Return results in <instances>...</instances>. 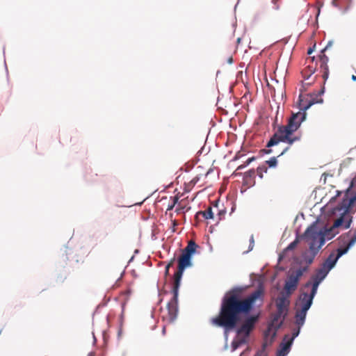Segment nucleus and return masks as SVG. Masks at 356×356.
<instances>
[{
	"label": "nucleus",
	"mask_w": 356,
	"mask_h": 356,
	"mask_svg": "<svg viewBox=\"0 0 356 356\" xmlns=\"http://www.w3.org/2000/svg\"><path fill=\"white\" fill-rule=\"evenodd\" d=\"M241 291L233 289L225 293L222 299L218 314L211 319V323L216 326L230 331L236 327L241 321V315L248 314L256 300L263 295L261 289H257L245 298H242Z\"/></svg>",
	"instance_id": "1"
},
{
	"label": "nucleus",
	"mask_w": 356,
	"mask_h": 356,
	"mask_svg": "<svg viewBox=\"0 0 356 356\" xmlns=\"http://www.w3.org/2000/svg\"><path fill=\"white\" fill-rule=\"evenodd\" d=\"M300 102H302L301 99ZM314 104V102L313 101H310L307 105H303L300 102L301 109L303 110V112L293 113L289 118L287 124L278 127L277 130L268 142L266 147H270L277 145L280 142L286 143L289 145L299 142L301 140L302 134L298 131V130L302 122L306 119L307 113L305 111Z\"/></svg>",
	"instance_id": "2"
},
{
	"label": "nucleus",
	"mask_w": 356,
	"mask_h": 356,
	"mask_svg": "<svg viewBox=\"0 0 356 356\" xmlns=\"http://www.w3.org/2000/svg\"><path fill=\"white\" fill-rule=\"evenodd\" d=\"M352 217L343 211L341 216L337 218L329 229H325L324 232H322L318 229L315 224H313L307 227L304 234H302L301 238L312 239L319 245V247H322L325 240L332 239L338 233L337 229L339 227L343 226L344 229H348L350 227Z\"/></svg>",
	"instance_id": "3"
},
{
	"label": "nucleus",
	"mask_w": 356,
	"mask_h": 356,
	"mask_svg": "<svg viewBox=\"0 0 356 356\" xmlns=\"http://www.w3.org/2000/svg\"><path fill=\"white\" fill-rule=\"evenodd\" d=\"M327 47H325L318 56V62H315V57L312 56L307 59V66L302 71V75L305 80L309 79L310 76L316 71L317 65L319 64L320 70L322 72V78L325 81L329 76L328 57L324 54Z\"/></svg>",
	"instance_id": "4"
},
{
	"label": "nucleus",
	"mask_w": 356,
	"mask_h": 356,
	"mask_svg": "<svg viewBox=\"0 0 356 356\" xmlns=\"http://www.w3.org/2000/svg\"><path fill=\"white\" fill-rule=\"evenodd\" d=\"M179 286L173 284L172 292L173 296L167 304V315L163 318H166L169 323H172L177 318L178 314V292Z\"/></svg>",
	"instance_id": "5"
},
{
	"label": "nucleus",
	"mask_w": 356,
	"mask_h": 356,
	"mask_svg": "<svg viewBox=\"0 0 356 356\" xmlns=\"http://www.w3.org/2000/svg\"><path fill=\"white\" fill-rule=\"evenodd\" d=\"M307 270V266L298 269L296 272L291 273L287 278L284 289L286 291V295H290L297 289L298 284L300 278L303 273Z\"/></svg>",
	"instance_id": "6"
},
{
	"label": "nucleus",
	"mask_w": 356,
	"mask_h": 356,
	"mask_svg": "<svg viewBox=\"0 0 356 356\" xmlns=\"http://www.w3.org/2000/svg\"><path fill=\"white\" fill-rule=\"evenodd\" d=\"M192 266L191 257L181 253L178 259V269L174 275L173 284L180 286V282L184 270Z\"/></svg>",
	"instance_id": "7"
},
{
	"label": "nucleus",
	"mask_w": 356,
	"mask_h": 356,
	"mask_svg": "<svg viewBox=\"0 0 356 356\" xmlns=\"http://www.w3.org/2000/svg\"><path fill=\"white\" fill-rule=\"evenodd\" d=\"M304 238L308 243L309 250L302 253V260L307 266H309L313 263L316 256L322 247H319V245L312 239H309V238Z\"/></svg>",
	"instance_id": "8"
},
{
	"label": "nucleus",
	"mask_w": 356,
	"mask_h": 356,
	"mask_svg": "<svg viewBox=\"0 0 356 356\" xmlns=\"http://www.w3.org/2000/svg\"><path fill=\"white\" fill-rule=\"evenodd\" d=\"M316 291L311 289L309 293L307 291H302L300 296L298 302H296V309H300L302 310L308 311L310 308L313 299L316 294Z\"/></svg>",
	"instance_id": "9"
},
{
	"label": "nucleus",
	"mask_w": 356,
	"mask_h": 356,
	"mask_svg": "<svg viewBox=\"0 0 356 356\" xmlns=\"http://www.w3.org/2000/svg\"><path fill=\"white\" fill-rule=\"evenodd\" d=\"M348 250V247L338 248L332 251L323 263L322 266L329 271L335 266L338 259Z\"/></svg>",
	"instance_id": "10"
},
{
	"label": "nucleus",
	"mask_w": 356,
	"mask_h": 356,
	"mask_svg": "<svg viewBox=\"0 0 356 356\" xmlns=\"http://www.w3.org/2000/svg\"><path fill=\"white\" fill-rule=\"evenodd\" d=\"M328 273L329 270L321 266L312 277V282L309 281L305 284L304 290L312 286V289L317 291L320 283L325 278Z\"/></svg>",
	"instance_id": "11"
},
{
	"label": "nucleus",
	"mask_w": 356,
	"mask_h": 356,
	"mask_svg": "<svg viewBox=\"0 0 356 356\" xmlns=\"http://www.w3.org/2000/svg\"><path fill=\"white\" fill-rule=\"evenodd\" d=\"M257 320V316H252L247 318L241 327L237 330V334L238 335L243 334L245 338L248 337L250 332L253 330Z\"/></svg>",
	"instance_id": "12"
},
{
	"label": "nucleus",
	"mask_w": 356,
	"mask_h": 356,
	"mask_svg": "<svg viewBox=\"0 0 356 356\" xmlns=\"http://www.w3.org/2000/svg\"><path fill=\"white\" fill-rule=\"evenodd\" d=\"M289 298V296H288L287 295L282 294L277 298L276 307L279 315L280 314H288L289 307L290 304Z\"/></svg>",
	"instance_id": "13"
},
{
	"label": "nucleus",
	"mask_w": 356,
	"mask_h": 356,
	"mask_svg": "<svg viewBox=\"0 0 356 356\" xmlns=\"http://www.w3.org/2000/svg\"><path fill=\"white\" fill-rule=\"evenodd\" d=\"M286 316V314H280L279 315L278 311H277L274 314H273L270 327H272L275 330H277L282 326L283 321H284Z\"/></svg>",
	"instance_id": "14"
},
{
	"label": "nucleus",
	"mask_w": 356,
	"mask_h": 356,
	"mask_svg": "<svg viewBox=\"0 0 356 356\" xmlns=\"http://www.w3.org/2000/svg\"><path fill=\"white\" fill-rule=\"evenodd\" d=\"M307 312V311L304 312L300 309H296L295 315V323L298 326L302 327L304 325Z\"/></svg>",
	"instance_id": "15"
},
{
	"label": "nucleus",
	"mask_w": 356,
	"mask_h": 356,
	"mask_svg": "<svg viewBox=\"0 0 356 356\" xmlns=\"http://www.w3.org/2000/svg\"><path fill=\"white\" fill-rule=\"evenodd\" d=\"M301 327L298 326L296 329H293L292 331V336L290 337L289 335L286 334L284 337V341L286 342V346H291L293 341L294 339L298 336L300 333V330Z\"/></svg>",
	"instance_id": "16"
},
{
	"label": "nucleus",
	"mask_w": 356,
	"mask_h": 356,
	"mask_svg": "<svg viewBox=\"0 0 356 356\" xmlns=\"http://www.w3.org/2000/svg\"><path fill=\"white\" fill-rule=\"evenodd\" d=\"M200 216H202L204 219H213V212L211 207H209L205 211H198L195 215V218L197 219Z\"/></svg>",
	"instance_id": "17"
},
{
	"label": "nucleus",
	"mask_w": 356,
	"mask_h": 356,
	"mask_svg": "<svg viewBox=\"0 0 356 356\" xmlns=\"http://www.w3.org/2000/svg\"><path fill=\"white\" fill-rule=\"evenodd\" d=\"M197 247V244L193 241H190L187 246L184 250H182L181 253L192 257V254L195 252Z\"/></svg>",
	"instance_id": "18"
},
{
	"label": "nucleus",
	"mask_w": 356,
	"mask_h": 356,
	"mask_svg": "<svg viewBox=\"0 0 356 356\" xmlns=\"http://www.w3.org/2000/svg\"><path fill=\"white\" fill-rule=\"evenodd\" d=\"M286 346V342L283 340V342L280 345L281 348H280V350H278L276 356H285L286 355H287L291 346Z\"/></svg>",
	"instance_id": "19"
},
{
	"label": "nucleus",
	"mask_w": 356,
	"mask_h": 356,
	"mask_svg": "<svg viewBox=\"0 0 356 356\" xmlns=\"http://www.w3.org/2000/svg\"><path fill=\"white\" fill-rule=\"evenodd\" d=\"M268 168L266 164L259 166L257 169V173L260 178H263L264 173L267 172Z\"/></svg>",
	"instance_id": "20"
},
{
	"label": "nucleus",
	"mask_w": 356,
	"mask_h": 356,
	"mask_svg": "<svg viewBox=\"0 0 356 356\" xmlns=\"http://www.w3.org/2000/svg\"><path fill=\"white\" fill-rule=\"evenodd\" d=\"M301 236L302 235L299 236L298 237L296 238V239L295 241H293L292 243H291L288 245L287 250H293V249H294L297 246V245H298V243L299 242V240H300V239H304L305 240L304 238H301Z\"/></svg>",
	"instance_id": "21"
},
{
	"label": "nucleus",
	"mask_w": 356,
	"mask_h": 356,
	"mask_svg": "<svg viewBox=\"0 0 356 356\" xmlns=\"http://www.w3.org/2000/svg\"><path fill=\"white\" fill-rule=\"evenodd\" d=\"M277 161L276 157L273 156V157L270 158L269 160L266 161L265 164L268 165L270 168H274L277 165Z\"/></svg>",
	"instance_id": "22"
},
{
	"label": "nucleus",
	"mask_w": 356,
	"mask_h": 356,
	"mask_svg": "<svg viewBox=\"0 0 356 356\" xmlns=\"http://www.w3.org/2000/svg\"><path fill=\"white\" fill-rule=\"evenodd\" d=\"M225 213H226V211L225 209H218V213H217V215L218 216V222L224 218Z\"/></svg>",
	"instance_id": "23"
},
{
	"label": "nucleus",
	"mask_w": 356,
	"mask_h": 356,
	"mask_svg": "<svg viewBox=\"0 0 356 356\" xmlns=\"http://www.w3.org/2000/svg\"><path fill=\"white\" fill-rule=\"evenodd\" d=\"M175 261V258L174 257L173 259H172L170 260V261L168 264V265L165 266V275H168L169 274V269L171 266H173L174 264V262Z\"/></svg>",
	"instance_id": "24"
},
{
	"label": "nucleus",
	"mask_w": 356,
	"mask_h": 356,
	"mask_svg": "<svg viewBox=\"0 0 356 356\" xmlns=\"http://www.w3.org/2000/svg\"><path fill=\"white\" fill-rule=\"evenodd\" d=\"M254 160V157L249 158L243 165H241L238 167L237 170L243 169L245 166L249 165L252 161Z\"/></svg>",
	"instance_id": "25"
},
{
	"label": "nucleus",
	"mask_w": 356,
	"mask_h": 356,
	"mask_svg": "<svg viewBox=\"0 0 356 356\" xmlns=\"http://www.w3.org/2000/svg\"><path fill=\"white\" fill-rule=\"evenodd\" d=\"M254 356H267V353L265 350V345L263 346V348L258 351Z\"/></svg>",
	"instance_id": "26"
},
{
	"label": "nucleus",
	"mask_w": 356,
	"mask_h": 356,
	"mask_svg": "<svg viewBox=\"0 0 356 356\" xmlns=\"http://www.w3.org/2000/svg\"><path fill=\"white\" fill-rule=\"evenodd\" d=\"M356 242V232H355V236L350 239V241H348V244H347V247H348V249L353 246Z\"/></svg>",
	"instance_id": "27"
},
{
	"label": "nucleus",
	"mask_w": 356,
	"mask_h": 356,
	"mask_svg": "<svg viewBox=\"0 0 356 356\" xmlns=\"http://www.w3.org/2000/svg\"><path fill=\"white\" fill-rule=\"evenodd\" d=\"M199 180L200 177L198 176H196L190 181V184L192 186H195L198 182Z\"/></svg>",
	"instance_id": "28"
},
{
	"label": "nucleus",
	"mask_w": 356,
	"mask_h": 356,
	"mask_svg": "<svg viewBox=\"0 0 356 356\" xmlns=\"http://www.w3.org/2000/svg\"><path fill=\"white\" fill-rule=\"evenodd\" d=\"M255 174V171L254 170H250L249 171H248L247 172H245V176H249V177H252L254 176Z\"/></svg>",
	"instance_id": "29"
},
{
	"label": "nucleus",
	"mask_w": 356,
	"mask_h": 356,
	"mask_svg": "<svg viewBox=\"0 0 356 356\" xmlns=\"http://www.w3.org/2000/svg\"><path fill=\"white\" fill-rule=\"evenodd\" d=\"M332 4L335 7L340 8L339 0H332Z\"/></svg>",
	"instance_id": "30"
},
{
	"label": "nucleus",
	"mask_w": 356,
	"mask_h": 356,
	"mask_svg": "<svg viewBox=\"0 0 356 356\" xmlns=\"http://www.w3.org/2000/svg\"><path fill=\"white\" fill-rule=\"evenodd\" d=\"M272 2L275 5L274 8L277 10L279 8V6L277 5V0H272Z\"/></svg>",
	"instance_id": "31"
},
{
	"label": "nucleus",
	"mask_w": 356,
	"mask_h": 356,
	"mask_svg": "<svg viewBox=\"0 0 356 356\" xmlns=\"http://www.w3.org/2000/svg\"><path fill=\"white\" fill-rule=\"evenodd\" d=\"M178 200H179V197L177 195H175L173 197V201H172V203L174 204H176L178 202Z\"/></svg>",
	"instance_id": "32"
},
{
	"label": "nucleus",
	"mask_w": 356,
	"mask_h": 356,
	"mask_svg": "<svg viewBox=\"0 0 356 356\" xmlns=\"http://www.w3.org/2000/svg\"><path fill=\"white\" fill-rule=\"evenodd\" d=\"M315 47V44L314 45L313 47H310L308 51H307V54L310 55L312 54V53L314 51V48Z\"/></svg>",
	"instance_id": "33"
},
{
	"label": "nucleus",
	"mask_w": 356,
	"mask_h": 356,
	"mask_svg": "<svg viewBox=\"0 0 356 356\" xmlns=\"http://www.w3.org/2000/svg\"><path fill=\"white\" fill-rule=\"evenodd\" d=\"M175 204H174L173 203H172L171 204H169L168 206L167 210H172L175 207Z\"/></svg>",
	"instance_id": "34"
},
{
	"label": "nucleus",
	"mask_w": 356,
	"mask_h": 356,
	"mask_svg": "<svg viewBox=\"0 0 356 356\" xmlns=\"http://www.w3.org/2000/svg\"><path fill=\"white\" fill-rule=\"evenodd\" d=\"M253 245H254V238H253V236H251V238H250V246H251V249L252 248Z\"/></svg>",
	"instance_id": "35"
},
{
	"label": "nucleus",
	"mask_w": 356,
	"mask_h": 356,
	"mask_svg": "<svg viewBox=\"0 0 356 356\" xmlns=\"http://www.w3.org/2000/svg\"><path fill=\"white\" fill-rule=\"evenodd\" d=\"M184 208L183 207H179V208H177L176 209V212L177 213H181V210L183 209Z\"/></svg>",
	"instance_id": "36"
},
{
	"label": "nucleus",
	"mask_w": 356,
	"mask_h": 356,
	"mask_svg": "<svg viewBox=\"0 0 356 356\" xmlns=\"http://www.w3.org/2000/svg\"><path fill=\"white\" fill-rule=\"evenodd\" d=\"M88 356H96V355H95V353L94 352H90V353L88 355Z\"/></svg>",
	"instance_id": "37"
},
{
	"label": "nucleus",
	"mask_w": 356,
	"mask_h": 356,
	"mask_svg": "<svg viewBox=\"0 0 356 356\" xmlns=\"http://www.w3.org/2000/svg\"><path fill=\"white\" fill-rule=\"evenodd\" d=\"M264 151L266 154H270L272 152L271 149H264Z\"/></svg>",
	"instance_id": "38"
},
{
	"label": "nucleus",
	"mask_w": 356,
	"mask_h": 356,
	"mask_svg": "<svg viewBox=\"0 0 356 356\" xmlns=\"http://www.w3.org/2000/svg\"><path fill=\"white\" fill-rule=\"evenodd\" d=\"M352 79H353V81H356V75H353V76H352Z\"/></svg>",
	"instance_id": "39"
},
{
	"label": "nucleus",
	"mask_w": 356,
	"mask_h": 356,
	"mask_svg": "<svg viewBox=\"0 0 356 356\" xmlns=\"http://www.w3.org/2000/svg\"><path fill=\"white\" fill-rule=\"evenodd\" d=\"M288 149L289 147L285 148V149L280 154V155H282Z\"/></svg>",
	"instance_id": "40"
},
{
	"label": "nucleus",
	"mask_w": 356,
	"mask_h": 356,
	"mask_svg": "<svg viewBox=\"0 0 356 356\" xmlns=\"http://www.w3.org/2000/svg\"><path fill=\"white\" fill-rule=\"evenodd\" d=\"M312 83V82H307V83H305V84L309 86V85H311Z\"/></svg>",
	"instance_id": "41"
},
{
	"label": "nucleus",
	"mask_w": 356,
	"mask_h": 356,
	"mask_svg": "<svg viewBox=\"0 0 356 356\" xmlns=\"http://www.w3.org/2000/svg\"><path fill=\"white\" fill-rule=\"evenodd\" d=\"M235 343H236L235 342H233V345L234 346V348H236L238 346V344H236V345L235 346Z\"/></svg>",
	"instance_id": "42"
},
{
	"label": "nucleus",
	"mask_w": 356,
	"mask_h": 356,
	"mask_svg": "<svg viewBox=\"0 0 356 356\" xmlns=\"http://www.w3.org/2000/svg\"><path fill=\"white\" fill-rule=\"evenodd\" d=\"M245 341V339H243V340H241V341L239 342V343H244Z\"/></svg>",
	"instance_id": "43"
},
{
	"label": "nucleus",
	"mask_w": 356,
	"mask_h": 356,
	"mask_svg": "<svg viewBox=\"0 0 356 356\" xmlns=\"http://www.w3.org/2000/svg\"><path fill=\"white\" fill-rule=\"evenodd\" d=\"M229 63H232V58H231L230 59H229Z\"/></svg>",
	"instance_id": "44"
}]
</instances>
